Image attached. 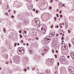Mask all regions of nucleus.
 <instances>
[{"label": "nucleus", "mask_w": 74, "mask_h": 74, "mask_svg": "<svg viewBox=\"0 0 74 74\" xmlns=\"http://www.w3.org/2000/svg\"><path fill=\"white\" fill-rule=\"evenodd\" d=\"M43 40L45 43H49L51 41V37L50 36H47L44 38Z\"/></svg>", "instance_id": "nucleus-1"}, {"label": "nucleus", "mask_w": 74, "mask_h": 74, "mask_svg": "<svg viewBox=\"0 0 74 74\" xmlns=\"http://www.w3.org/2000/svg\"><path fill=\"white\" fill-rule=\"evenodd\" d=\"M35 22L38 25H40V21H39L38 19L37 18H35Z\"/></svg>", "instance_id": "nucleus-2"}, {"label": "nucleus", "mask_w": 74, "mask_h": 74, "mask_svg": "<svg viewBox=\"0 0 74 74\" xmlns=\"http://www.w3.org/2000/svg\"><path fill=\"white\" fill-rule=\"evenodd\" d=\"M14 61L15 63L18 64L19 63V59L18 58H16L14 60Z\"/></svg>", "instance_id": "nucleus-3"}, {"label": "nucleus", "mask_w": 74, "mask_h": 74, "mask_svg": "<svg viewBox=\"0 0 74 74\" xmlns=\"http://www.w3.org/2000/svg\"><path fill=\"white\" fill-rule=\"evenodd\" d=\"M53 47L54 48H56V42L55 41H53Z\"/></svg>", "instance_id": "nucleus-4"}, {"label": "nucleus", "mask_w": 74, "mask_h": 74, "mask_svg": "<svg viewBox=\"0 0 74 74\" xmlns=\"http://www.w3.org/2000/svg\"><path fill=\"white\" fill-rule=\"evenodd\" d=\"M69 70L70 72H71L72 71L74 70V69L71 66H70L69 68Z\"/></svg>", "instance_id": "nucleus-5"}, {"label": "nucleus", "mask_w": 74, "mask_h": 74, "mask_svg": "<svg viewBox=\"0 0 74 74\" xmlns=\"http://www.w3.org/2000/svg\"><path fill=\"white\" fill-rule=\"evenodd\" d=\"M22 50L23 51V52H24V50L23 49V47H20V49L19 50V51L18 52H18H22Z\"/></svg>", "instance_id": "nucleus-6"}, {"label": "nucleus", "mask_w": 74, "mask_h": 74, "mask_svg": "<svg viewBox=\"0 0 74 74\" xmlns=\"http://www.w3.org/2000/svg\"><path fill=\"white\" fill-rule=\"evenodd\" d=\"M41 30H42L41 32L43 34H45V29H43V28H42Z\"/></svg>", "instance_id": "nucleus-7"}, {"label": "nucleus", "mask_w": 74, "mask_h": 74, "mask_svg": "<svg viewBox=\"0 0 74 74\" xmlns=\"http://www.w3.org/2000/svg\"><path fill=\"white\" fill-rule=\"evenodd\" d=\"M23 22L25 23H28L29 21H28V20L26 19H24L23 20Z\"/></svg>", "instance_id": "nucleus-8"}, {"label": "nucleus", "mask_w": 74, "mask_h": 74, "mask_svg": "<svg viewBox=\"0 0 74 74\" xmlns=\"http://www.w3.org/2000/svg\"><path fill=\"white\" fill-rule=\"evenodd\" d=\"M32 35H33V36H35L36 34H37V33L36 32V31H35L34 30H33L32 31Z\"/></svg>", "instance_id": "nucleus-9"}, {"label": "nucleus", "mask_w": 74, "mask_h": 74, "mask_svg": "<svg viewBox=\"0 0 74 74\" xmlns=\"http://www.w3.org/2000/svg\"><path fill=\"white\" fill-rule=\"evenodd\" d=\"M71 56L72 59H74V52H72L71 53Z\"/></svg>", "instance_id": "nucleus-10"}, {"label": "nucleus", "mask_w": 74, "mask_h": 74, "mask_svg": "<svg viewBox=\"0 0 74 74\" xmlns=\"http://www.w3.org/2000/svg\"><path fill=\"white\" fill-rule=\"evenodd\" d=\"M31 47L29 48L28 50V51L30 53L32 54V53H33V50H32V49H31Z\"/></svg>", "instance_id": "nucleus-11"}, {"label": "nucleus", "mask_w": 74, "mask_h": 74, "mask_svg": "<svg viewBox=\"0 0 74 74\" xmlns=\"http://www.w3.org/2000/svg\"><path fill=\"white\" fill-rule=\"evenodd\" d=\"M62 57H60V61H61V62H64V59L62 58Z\"/></svg>", "instance_id": "nucleus-12"}, {"label": "nucleus", "mask_w": 74, "mask_h": 74, "mask_svg": "<svg viewBox=\"0 0 74 74\" xmlns=\"http://www.w3.org/2000/svg\"><path fill=\"white\" fill-rule=\"evenodd\" d=\"M32 6H30L28 7V10H31L32 9Z\"/></svg>", "instance_id": "nucleus-13"}, {"label": "nucleus", "mask_w": 74, "mask_h": 74, "mask_svg": "<svg viewBox=\"0 0 74 74\" xmlns=\"http://www.w3.org/2000/svg\"><path fill=\"white\" fill-rule=\"evenodd\" d=\"M55 34V33L53 32L52 34V33H51L50 34V35H52V36H54Z\"/></svg>", "instance_id": "nucleus-14"}, {"label": "nucleus", "mask_w": 74, "mask_h": 74, "mask_svg": "<svg viewBox=\"0 0 74 74\" xmlns=\"http://www.w3.org/2000/svg\"><path fill=\"white\" fill-rule=\"evenodd\" d=\"M67 46H66L65 45H64L63 49H67Z\"/></svg>", "instance_id": "nucleus-15"}, {"label": "nucleus", "mask_w": 74, "mask_h": 74, "mask_svg": "<svg viewBox=\"0 0 74 74\" xmlns=\"http://www.w3.org/2000/svg\"><path fill=\"white\" fill-rule=\"evenodd\" d=\"M9 7V6H8V5L7 4V6L5 7V9H6V10H7V9H8V8Z\"/></svg>", "instance_id": "nucleus-16"}, {"label": "nucleus", "mask_w": 74, "mask_h": 74, "mask_svg": "<svg viewBox=\"0 0 74 74\" xmlns=\"http://www.w3.org/2000/svg\"><path fill=\"white\" fill-rule=\"evenodd\" d=\"M47 73H49V72H50V70L49 69H47Z\"/></svg>", "instance_id": "nucleus-17"}, {"label": "nucleus", "mask_w": 74, "mask_h": 74, "mask_svg": "<svg viewBox=\"0 0 74 74\" xmlns=\"http://www.w3.org/2000/svg\"><path fill=\"white\" fill-rule=\"evenodd\" d=\"M71 73V74H74V70L73 71H72Z\"/></svg>", "instance_id": "nucleus-18"}, {"label": "nucleus", "mask_w": 74, "mask_h": 74, "mask_svg": "<svg viewBox=\"0 0 74 74\" xmlns=\"http://www.w3.org/2000/svg\"><path fill=\"white\" fill-rule=\"evenodd\" d=\"M5 28H4L3 29V32H4V33H5Z\"/></svg>", "instance_id": "nucleus-19"}, {"label": "nucleus", "mask_w": 74, "mask_h": 74, "mask_svg": "<svg viewBox=\"0 0 74 74\" xmlns=\"http://www.w3.org/2000/svg\"><path fill=\"white\" fill-rule=\"evenodd\" d=\"M62 2H61L60 1H59V5H62Z\"/></svg>", "instance_id": "nucleus-20"}, {"label": "nucleus", "mask_w": 74, "mask_h": 74, "mask_svg": "<svg viewBox=\"0 0 74 74\" xmlns=\"http://www.w3.org/2000/svg\"><path fill=\"white\" fill-rule=\"evenodd\" d=\"M27 2L30 3V2H31V1H32V0H27Z\"/></svg>", "instance_id": "nucleus-21"}, {"label": "nucleus", "mask_w": 74, "mask_h": 74, "mask_svg": "<svg viewBox=\"0 0 74 74\" xmlns=\"http://www.w3.org/2000/svg\"><path fill=\"white\" fill-rule=\"evenodd\" d=\"M54 19L55 21H56V19H57V17H54Z\"/></svg>", "instance_id": "nucleus-22"}, {"label": "nucleus", "mask_w": 74, "mask_h": 74, "mask_svg": "<svg viewBox=\"0 0 74 74\" xmlns=\"http://www.w3.org/2000/svg\"><path fill=\"white\" fill-rule=\"evenodd\" d=\"M49 10H51L52 9V7L49 6Z\"/></svg>", "instance_id": "nucleus-23"}, {"label": "nucleus", "mask_w": 74, "mask_h": 74, "mask_svg": "<svg viewBox=\"0 0 74 74\" xmlns=\"http://www.w3.org/2000/svg\"><path fill=\"white\" fill-rule=\"evenodd\" d=\"M20 38H22V36L21 34H20Z\"/></svg>", "instance_id": "nucleus-24"}, {"label": "nucleus", "mask_w": 74, "mask_h": 74, "mask_svg": "<svg viewBox=\"0 0 74 74\" xmlns=\"http://www.w3.org/2000/svg\"><path fill=\"white\" fill-rule=\"evenodd\" d=\"M51 61H52V62H53V61H54V59H53V58H52L51 60Z\"/></svg>", "instance_id": "nucleus-25"}, {"label": "nucleus", "mask_w": 74, "mask_h": 74, "mask_svg": "<svg viewBox=\"0 0 74 74\" xmlns=\"http://www.w3.org/2000/svg\"><path fill=\"white\" fill-rule=\"evenodd\" d=\"M68 31L69 33H71V31H70V30L69 29Z\"/></svg>", "instance_id": "nucleus-26"}, {"label": "nucleus", "mask_w": 74, "mask_h": 74, "mask_svg": "<svg viewBox=\"0 0 74 74\" xmlns=\"http://www.w3.org/2000/svg\"><path fill=\"white\" fill-rule=\"evenodd\" d=\"M65 25H66V26H68V23H66V22H65Z\"/></svg>", "instance_id": "nucleus-27"}, {"label": "nucleus", "mask_w": 74, "mask_h": 74, "mask_svg": "<svg viewBox=\"0 0 74 74\" xmlns=\"http://www.w3.org/2000/svg\"><path fill=\"white\" fill-rule=\"evenodd\" d=\"M68 27V26H66V25L65 27V29H66Z\"/></svg>", "instance_id": "nucleus-28"}, {"label": "nucleus", "mask_w": 74, "mask_h": 74, "mask_svg": "<svg viewBox=\"0 0 74 74\" xmlns=\"http://www.w3.org/2000/svg\"><path fill=\"white\" fill-rule=\"evenodd\" d=\"M72 43L73 45H74V40L72 41Z\"/></svg>", "instance_id": "nucleus-29"}, {"label": "nucleus", "mask_w": 74, "mask_h": 74, "mask_svg": "<svg viewBox=\"0 0 74 74\" xmlns=\"http://www.w3.org/2000/svg\"><path fill=\"white\" fill-rule=\"evenodd\" d=\"M62 17H63V16H62V14L60 15V18H62Z\"/></svg>", "instance_id": "nucleus-30"}, {"label": "nucleus", "mask_w": 74, "mask_h": 74, "mask_svg": "<svg viewBox=\"0 0 74 74\" xmlns=\"http://www.w3.org/2000/svg\"><path fill=\"white\" fill-rule=\"evenodd\" d=\"M58 74V71H56L55 72V73H54V74Z\"/></svg>", "instance_id": "nucleus-31"}, {"label": "nucleus", "mask_w": 74, "mask_h": 74, "mask_svg": "<svg viewBox=\"0 0 74 74\" xmlns=\"http://www.w3.org/2000/svg\"><path fill=\"white\" fill-rule=\"evenodd\" d=\"M5 14L6 15H8V13H5Z\"/></svg>", "instance_id": "nucleus-32"}, {"label": "nucleus", "mask_w": 74, "mask_h": 74, "mask_svg": "<svg viewBox=\"0 0 74 74\" xmlns=\"http://www.w3.org/2000/svg\"><path fill=\"white\" fill-rule=\"evenodd\" d=\"M44 54H45V53H42L41 54V55H42V56H44Z\"/></svg>", "instance_id": "nucleus-33"}, {"label": "nucleus", "mask_w": 74, "mask_h": 74, "mask_svg": "<svg viewBox=\"0 0 74 74\" xmlns=\"http://www.w3.org/2000/svg\"><path fill=\"white\" fill-rule=\"evenodd\" d=\"M56 15H57V17H59V14H56Z\"/></svg>", "instance_id": "nucleus-34"}, {"label": "nucleus", "mask_w": 74, "mask_h": 74, "mask_svg": "<svg viewBox=\"0 0 74 74\" xmlns=\"http://www.w3.org/2000/svg\"><path fill=\"white\" fill-rule=\"evenodd\" d=\"M54 56H55V58H57V55H55Z\"/></svg>", "instance_id": "nucleus-35"}, {"label": "nucleus", "mask_w": 74, "mask_h": 74, "mask_svg": "<svg viewBox=\"0 0 74 74\" xmlns=\"http://www.w3.org/2000/svg\"><path fill=\"white\" fill-rule=\"evenodd\" d=\"M14 47H16V44H17V43H14Z\"/></svg>", "instance_id": "nucleus-36"}, {"label": "nucleus", "mask_w": 74, "mask_h": 74, "mask_svg": "<svg viewBox=\"0 0 74 74\" xmlns=\"http://www.w3.org/2000/svg\"><path fill=\"white\" fill-rule=\"evenodd\" d=\"M26 65H24V69H25V68H26Z\"/></svg>", "instance_id": "nucleus-37"}, {"label": "nucleus", "mask_w": 74, "mask_h": 74, "mask_svg": "<svg viewBox=\"0 0 74 74\" xmlns=\"http://www.w3.org/2000/svg\"><path fill=\"white\" fill-rule=\"evenodd\" d=\"M69 47L70 48L71 47V45H70V44L69 43Z\"/></svg>", "instance_id": "nucleus-38"}, {"label": "nucleus", "mask_w": 74, "mask_h": 74, "mask_svg": "<svg viewBox=\"0 0 74 74\" xmlns=\"http://www.w3.org/2000/svg\"><path fill=\"white\" fill-rule=\"evenodd\" d=\"M11 18H14V16H13V15L12 16Z\"/></svg>", "instance_id": "nucleus-39"}, {"label": "nucleus", "mask_w": 74, "mask_h": 74, "mask_svg": "<svg viewBox=\"0 0 74 74\" xmlns=\"http://www.w3.org/2000/svg\"><path fill=\"white\" fill-rule=\"evenodd\" d=\"M21 43H23V40H21Z\"/></svg>", "instance_id": "nucleus-40"}, {"label": "nucleus", "mask_w": 74, "mask_h": 74, "mask_svg": "<svg viewBox=\"0 0 74 74\" xmlns=\"http://www.w3.org/2000/svg\"><path fill=\"white\" fill-rule=\"evenodd\" d=\"M51 51H52V53H54V51H53V49H52L51 50Z\"/></svg>", "instance_id": "nucleus-41"}, {"label": "nucleus", "mask_w": 74, "mask_h": 74, "mask_svg": "<svg viewBox=\"0 0 74 74\" xmlns=\"http://www.w3.org/2000/svg\"><path fill=\"white\" fill-rule=\"evenodd\" d=\"M53 27V25H51V29H52V27Z\"/></svg>", "instance_id": "nucleus-42"}, {"label": "nucleus", "mask_w": 74, "mask_h": 74, "mask_svg": "<svg viewBox=\"0 0 74 74\" xmlns=\"http://www.w3.org/2000/svg\"><path fill=\"white\" fill-rule=\"evenodd\" d=\"M35 10H36L35 9H33V11L34 12H35Z\"/></svg>", "instance_id": "nucleus-43"}, {"label": "nucleus", "mask_w": 74, "mask_h": 74, "mask_svg": "<svg viewBox=\"0 0 74 74\" xmlns=\"http://www.w3.org/2000/svg\"><path fill=\"white\" fill-rule=\"evenodd\" d=\"M64 38V37H62L61 38V40H63Z\"/></svg>", "instance_id": "nucleus-44"}, {"label": "nucleus", "mask_w": 74, "mask_h": 74, "mask_svg": "<svg viewBox=\"0 0 74 74\" xmlns=\"http://www.w3.org/2000/svg\"><path fill=\"white\" fill-rule=\"evenodd\" d=\"M24 33L25 34H26V30L24 31Z\"/></svg>", "instance_id": "nucleus-45"}, {"label": "nucleus", "mask_w": 74, "mask_h": 74, "mask_svg": "<svg viewBox=\"0 0 74 74\" xmlns=\"http://www.w3.org/2000/svg\"><path fill=\"white\" fill-rule=\"evenodd\" d=\"M58 36H59V34H57L56 35V36L57 37H58Z\"/></svg>", "instance_id": "nucleus-46"}, {"label": "nucleus", "mask_w": 74, "mask_h": 74, "mask_svg": "<svg viewBox=\"0 0 74 74\" xmlns=\"http://www.w3.org/2000/svg\"><path fill=\"white\" fill-rule=\"evenodd\" d=\"M57 65L58 66L59 65V62H58Z\"/></svg>", "instance_id": "nucleus-47"}, {"label": "nucleus", "mask_w": 74, "mask_h": 74, "mask_svg": "<svg viewBox=\"0 0 74 74\" xmlns=\"http://www.w3.org/2000/svg\"><path fill=\"white\" fill-rule=\"evenodd\" d=\"M8 61H7V62H6L5 64H8Z\"/></svg>", "instance_id": "nucleus-48"}, {"label": "nucleus", "mask_w": 74, "mask_h": 74, "mask_svg": "<svg viewBox=\"0 0 74 74\" xmlns=\"http://www.w3.org/2000/svg\"><path fill=\"white\" fill-rule=\"evenodd\" d=\"M13 11L14 12V14H16V12H15V11L14 10Z\"/></svg>", "instance_id": "nucleus-49"}, {"label": "nucleus", "mask_w": 74, "mask_h": 74, "mask_svg": "<svg viewBox=\"0 0 74 74\" xmlns=\"http://www.w3.org/2000/svg\"><path fill=\"white\" fill-rule=\"evenodd\" d=\"M60 14H61L62 13V10H60L59 12Z\"/></svg>", "instance_id": "nucleus-50"}, {"label": "nucleus", "mask_w": 74, "mask_h": 74, "mask_svg": "<svg viewBox=\"0 0 74 74\" xmlns=\"http://www.w3.org/2000/svg\"><path fill=\"white\" fill-rule=\"evenodd\" d=\"M62 7H64V5H65V4H62Z\"/></svg>", "instance_id": "nucleus-51"}, {"label": "nucleus", "mask_w": 74, "mask_h": 74, "mask_svg": "<svg viewBox=\"0 0 74 74\" xmlns=\"http://www.w3.org/2000/svg\"><path fill=\"white\" fill-rule=\"evenodd\" d=\"M36 40H38V37H36Z\"/></svg>", "instance_id": "nucleus-52"}, {"label": "nucleus", "mask_w": 74, "mask_h": 74, "mask_svg": "<svg viewBox=\"0 0 74 74\" xmlns=\"http://www.w3.org/2000/svg\"><path fill=\"white\" fill-rule=\"evenodd\" d=\"M56 53H58V50H56Z\"/></svg>", "instance_id": "nucleus-53"}, {"label": "nucleus", "mask_w": 74, "mask_h": 74, "mask_svg": "<svg viewBox=\"0 0 74 74\" xmlns=\"http://www.w3.org/2000/svg\"><path fill=\"white\" fill-rule=\"evenodd\" d=\"M56 27H57V28H58V27H59V26L57 25V26H56Z\"/></svg>", "instance_id": "nucleus-54"}, {"label": "nucleus", "mask_w": 74, "mask_h": 74, "mask_svg": "<svg viewBox=\"0 0 74 74\" xmlns=\"http://www.w3.org/2000/svg\"><path fill=\"white\" fill-rule=\"evenodd\" d=\"M10 74H12V72H11L10 71Z\"/></svg>", "instance_id": "nucleus-55"}, {"label": "nucleus", "mask_w": 74, "mask_h": 74, "mask_svg": "<svg viewBox=\"0 0 74 74\" xmlns=\"http://www.w3.org/2000/svg\"><path fill=\"white\" fill-rule=\"evenodd\" d=\"M50 1L51 3H52V2H53V0H51Z\"/></svg>", "instance_id": "nucleus-56"}, {"label": "nucleus", "mask_w": 74, "mask_h": 74, "mask_svg": "<svg viewBox=\"0 0 74 74\" xmlns=\"http://www.w3.org/2000/svg\"><path fill=\"white\" fill-rule=\"evenodd\" d=\"M24 70L25 71H27L26 69H24Z\"/></svg>", "instance_id": "nucleus-57"}, {"label": "nucleus", "mask_w": 74, "mask_h": 74, "mask_svg": "<svg viewBox=\"0 0 74 74\" xmlns=\"http://www.w3.org/2000/svg\"><path fill=\"white\" fill-rule=\"evenodd\" d=\"M36 13H38V12H37V10H36Z\"/></svg>", "instance_id": "nucleus-58"}, {"label": "nucleus", "mask_w": 74, "mask_h": 74, "mask_svg": "<svg viewBox=\"0 0 74 74\" xmlns=\"http://www.w3.org/2000/svg\"><path fill=\"white\" fill-rule=\"evenodd\" d=\"M56 11L57 12H59V10H58V9H57V11Z\"/></svg>", "instance_id": "nucleus-59"}, {"label": "nucleus", "mask_w": 74, "mask_h": 74, "mask_svg": "<svg viewBox=\"0 0 74 74\" xmlns=\"http://www.w3.org/2000/svg\"><path fill=\"white\" fill-rule=\"evenodd\" d=\"M27 69H28V70H29V67H27Z\"/></svg>", "instance_id": "nucleus-60"}, {"label": "nucleus", "mask_w": 74, "mask_h": 74, "mask_svg": "<svg viewBox=\"0 0 74 74\" xmlns=\"http://www.w3.org/2000/svg\"><path fill=\"white\" fill-rule=\"evenodd\" d=\"M27 46H29V44L28 43H27Z\"/></svg>", "instance_id": "nucleus-61"}, {"label": "nucleus", "mask_w": 74, "mask_h": 74, "mask_svg": "<svg viewBox=\"0 0 74 74\" xmlns=\"http://www.w3.org/2000/svg\"><path fill=\"white\" fill-rule=\"evenodd\" d=\"M10 11H11V10H8V12H10Z\"/></svg>", "instance_id": "nucleus-62"}, {"label": "nucleus", "mask_w": 74, "mask_h": 74, "mask_svg": "<svg viewBox=\"0 0 74 74\" xmlns=\"http://www.w3.org/2000/svg\"><path fill=\"white\" fill-rule=\"evenodd\" d=\"M70 58V56H68L67 57V58Z\"/></svg>", "instance_id": "nucleus-63"}, {"label": "nucleus", "mask_w": 74, "mask_h": 74, "mask_svg": "<svg viewBox=\"0 0 74 74\" xmlns=\"http://www.w3.org/2000/svg\"><path fill=\"white\" fill-rule=\"evenodd\" d=\"M29 30V29H27V30H26V31H28Z\"/></svg>", "instance_id": "nucleus-64"}]
</instances>
